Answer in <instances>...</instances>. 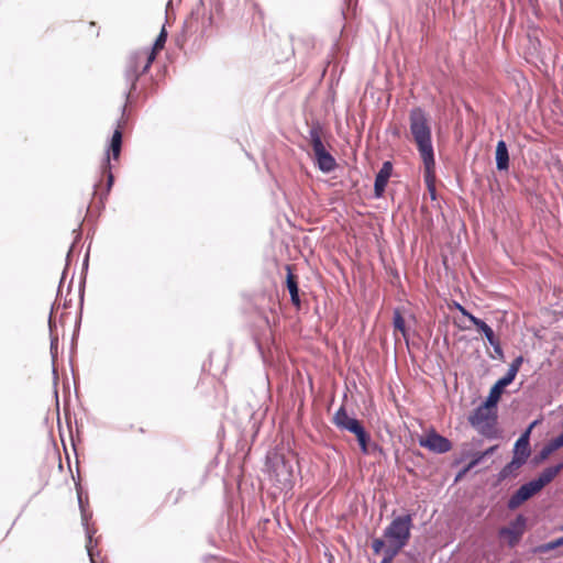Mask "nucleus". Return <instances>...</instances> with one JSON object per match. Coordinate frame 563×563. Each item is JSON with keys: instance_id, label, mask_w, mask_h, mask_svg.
<instances>
[{"instance_id": "obj_1", "label": "nucleus", "mask_w": 563, "mask_h": 563, "mask_svg": "<svg viewBox=\"0 0 563 563\" xmlns=\"http://www.w3.org/2000/svg\"><path fill=\"white\" fill-rule=\"evenodd\" d=\"M153 62L154 53H148V48L136 49L134 52H131L126 58V64L123 74L125 82V102L121 107V118L117 121V128L114 129L112 136L108 142V146L100 166L102 175H104L107 178L106 190L100 194L101 202H103V200L107 199L114 184V175L111 170V157L114 161H118L121 155L123 142L122 124L126 111V106L128 103L133 101L136 95L140 77L150 70Z\"/></svg>"}, {"instance_id": "obj_2", "label": "nucleus", "mask_w": 563, "mask_h": 563, "mask_svg": "<svg viewBox=\"0 0 563 563\" xmlns=\"http://www.w3.org/2000/svg\"><path fill=\"white\" fill-rule=\"evenodd\" d=\"M266 471L273 485L280 492H289L295 485L298 461L295 456H286L277 452L266 455Z\"/></svg>"}, {"instance_id": "obj_3", "label": "nucleus", "mask_w": 563, "mask_h": 563, "mask_svg": "<svg viewBox=\"0 0 563 563\" xmlns=\"http://www.w3.org/2000/svg\"><path fill=\"white\" fill-rule=\"evenodd\" d=\"M410 132L422 161L431 162L434 154L431 126L424 110L416 107L409 113Z\"/></svg>"}, {"instance_id": "obj_4", "label": "nucleus", "mask_w": 563, "mask_h": 563, "mask_svg": "<svg viewBox=\"0 0 563 563\" xmlns=\"http://www.w3.org/2000/svg\"><path fill=\"white\" fill-rule=\"evenodd\" d=\"M497 411L493 409H482L477 413V407L468 416V422L472 427L488 440H496L500 438V432L497 430Z\"/></svg>"}, {"instance_id": "obj_5", "label": "nucleus", "mask_w": 563, "mask_h": 563, "mask_svg": "<svg viewBox=\"0 0 563 563\" xmlns=\"http://www.w3.org/2000/svg\"><path fill=\"white\" fill-rule=\"evenodd\" d=\"M413 514L396 516L384 530V538L388 542H395L399 545H407L411 537Z\"/></svg>"}, {"instance_id": "obj_6", "label": "nucleus", "mask_w": 563, "mask_h": 563, "mask_svg": "<svg viewBox=\"0 0 563 563\" xmlns=\"http://www.w3.org/2000/svg\"><path fill=\"white\" fill-rule=\"evenodd\" d=\"M527 523V517L518 514L507 526L498 530V538L506 541L509 548H515L525 534Z\"/></svg>"}, {"instance_id": "obj_7", "label": "nucleus", "mask_w": 563, "mask_h": 563, "mask_svg": "<svg viewBox=\"0 0 563 563\" xmlns=\"http://www.w3.org/2000/svg\"><path fill=\"white\" fill-rule=\"evenodd\" d=\"M418 443L421 448L435 454H444L452 449V442L434 428H430L423 435H420Z\"/></svg>"}, {"instance_id": "obj_8", "label": "nucleus", "mask_w": 563, "mask_h": 563, "mask_svg": "<svg viewBox=\"0 0 563 563\" xmlns=\"http://www.w3.org/2000/svg\"><path fill=\"white\" fill-rule=\"evenodd\" d=\"M207 14V10L205 7L203 0H198L197 3L194 5V8L190 11L189 16L184 21V30L186 32H198L199 30V22L202 21V32L212 24L213 16L211 13H209V16L207 19V24L205 23V18Z\"/></svg>"}, {"instance_id": "obj_9", "label": "nucleus", "mask_w": 563, "mask_h": 563, "mask_svg": "<svg viewBox=\"0 0 563 563\" xmlns=\"http://www.w3.org/2000/svg\"><path fill=\"white\" fill-rule=\"evenodd\" d=\"M510 384H512V382L506 378L504 375L498 378L489 388L485 400L477 406V413H479L482 409L489 408L498 411V402L501 398V395L504 394L506 387H508Z\"/></svg>"}, {"instance_id": "obj_10", "label": "nucleus", "mask_w": 563, "mask_h": 563, "mask_svg": "<svg viewBox=\"0 0 563 563\" xmlns=\"http://www.w3.org/2000/svg\"><path fill=\"white\" fill-rule=\"evenodd\" d=\"M540 490L534 483L530 479L520 485L507 501V508L510 511L518 509L522 504L537 495Z\"/></svg>"}, {"instance_id": "obj_11", "label": "nucleus", "mask_w": 563, "mask_h": 563, "mask_svg": "<svg viewBox=\"0 0 563 563\" xmlns=\"http://www.w3.org/2000/svg\"><path fill=\"white\" fill-rule=\"evenodd\" d=\"M332 422L334 426L342 430L347 431L352 434L356 432L363 422L354 416H350L346 408L342 405L333 415Z\"/></svg>"}, {"instance_id": "obj_12", "label": "nucleus", "mask_w": 563, "mask_h": 563, "mask_svg": "<svg viewBox=\"0 0 563 563\" xmlns=\"http://www.w3.org/2000/svg\"><path fill=\"white\" fill-rule=\"evenodd\" d=\"M332 422L334 426L342 430L347 431L352 434L356 432L363 422L354 416H350L346 408L342 405L333 415Z\"/></svg>"}, {"instance_id": "obj_13", "label": "nucleus", "mask_w": 563, "mask_h": 563, "mask_svg": "<svg viewBox=\"0 0 563 563\" xmlns=\"http://www.w3.org/2000/svg\"><path fill=\"white\" fill-rule=\"evenodd\" d=\"M354 435L360 446V451L364 455L375 456L385 454L384 449L379 444L372 441L371 433L366 430L364 424L356 432H354Z\"/></svg>"}, {"instance_id": "obj_14", "label": "nucleus", "mask_w": 563, "mask_h": 563, "mask_svg": "<svg viewBox=\"0 0 563 563\" xmlns=\"http://www.w3.org/2000/svg\"><path fill=\"white\" fill-rule=\"evenodd\" d=\"M394 165L390 161H385L382 164V167L375 175L374 180V190H373V197L375 199H380L385 195L386 187L388 185V180L393 174Z\"/></svg>"}, {"instance_id": "obj_15", "label": "nucleus", "mask_w": 563, "mask_h": 563, "mask_svg": "<svg viewBox=\"0 0 563 563\" xmlns=\"http://www.w3.org/2000/svg\"><path fill=\"white\" fill-rule=\"evenodd\" d=\"M561 471H563V461L545 467L537 477L532 478L531 481L541 492L543 487L550 484L561 473Z\"/></svg>"}, {"instance_id": "obj_16", "label": "nucleus", "mask_w": 563, "mask_h": 563, "mask_svg": "<svg viewBox=\"0 0 563 563\" xmlns=\"http://www.w3.org/2000/svg\"><path fill=\"white\" fill-rule=\"evenodd\" d=\"M313 156L314 165L324 174L333 172L338 166L334 156L327 148L313 153Z\"/></svg>"}, {"instance_id": "obj_17", "label": "nucleus", "mask_w": 563, "mask_h": 563, "mask_svg": "<svg viewBox=\"0 0 563 563\" xmlns=\"http://www.w3.org/2000/svg\"><path fill=\"white\" fill-rule=\"evenodd\" d=\"M286 287L289 291V296H290V302L299 308L300 305H301V300H300V296H299V285H298V282H297V277L296 275L294 274L292 269H291V266L290 265H286Z\"/></svg>"}, {"instance_id": "obj_18", "label": "nucleus", "mask_w": 563, "mask_h": 563, "mask_svg": "<svg viewBox=\"0 0 563 563\" xmlns=\"http://www.w3.org/2000/svg\"><path fill=\"white\" fill-rule=\"evenodd\" d=\"M509 151L505 140L500 139L495 148L496 169L507 172L509 169Z\"/></svg>"}, {"instance_id": "obj_19", "label": "nucleus", "mask_w": 563, "mask_h": 563, "mask_svg": "<svg viewBox=\"0 0 563 563\" xmlns=\"http://www.w3.org/2000/svg\"><path fill=\"white\" fill-rule=\"evenodd\" d=\"M525 464L526 463H523V461L512 456L511 460L496 474V485L503 483L508 477H515L517 475V471Z\"/></svg>"}, {"instance_id": "obj_20", "label": "nucleus", "mask_w": 563, "mask_h": 563, "mask_svg": "<svg viewBox=\"0 0 563 563\" xmlns=\"http://www.w3.org/2000/svg\"><path fill=\"white\" fill-rule=\"evenodd\" d=\"M322 125L319 121H316L312 123L310 130H309V142L312 147L313 153L321 151L325 148L322 137Z\"/></svg>"}, {"instance_id": "obj_21", "label": "nucleus", "mask_w": 563, "mask_h": 563, "mask_svg": "<svg viewBox=\"0 0 563 563\" xmlns=\"http://www.w3.org/2000/svg\"><path fill=\"white\" fill-rule=\"evenodd\" d=\"M75 487L77 490L78 506L81 515V525L87 526L89 519L91 518V514H88L86 509V507L88 506V496L86 495L84 497V492L79 479L75 481Z\"/></svg>"}, {"instance_id": "obj_22", "label": "nucleus", "mask_w": 563, "mask_h": 563, "mask_svg": "<svg viewBox=\"0 0 563 563\" xmlns=\"http://www.w3.org/2000/svg\"><path fill=\"white\" fill-rule=\"evenodd\" d=\"M86 532V550L87 554L89 556L90 563H98L96 560V556L99 555V551L96 550L97 548V541H93V534L96 533L95 529H91L89 527V523L87 526H82Z\"/></svg>"}, {"instance_id": "obj_23", "label": "nucleus", "mask_w": 563, "mask_h": 563, "mask_svg": "<svg viewBox=\"0 0 563 563\" xmlns=\"http://www.w3.org/2000/svg\"><path fill=\"white\" fill-rule=\"evenodd\" d=\"M531 454V445L530 442H521L517 439L514 449H512V456L518 457L520 461H523V463H527L529 456Z\"/></svg>"}, {"instance_id": "obj_24", "label": "nucleus", "mask_w": 563, "mask_h": 563, "mask_svg": "<svg viewBox=\"0 0 563 563\" xmlns=\"http://www.w3.org/2000/svg\"><path fill=\"white\" fill-rule=\"evenodd\" d=\"M406 545H399L395 542H389L386 549L383 553V559L380 563H391L393 560L398 555V553L405 548Z\"/></svg>"}, {"instance_id": "obj_25", "label": "nucleus", "mask_w": 563, "mask_h": 563, "mask_svg": "<svg viewBox=\"0 0 563 563\" xmlns=\"http://www.w3.org/2000/svg\"><path fill=\"white\" fill-rule=\"evenodd\" d=\"M561 547H563V536L555 538L549 542L537 545L533 549V553H548Z\"/></svg>"}, {"instance_id": "obj_26", "label": "nucleus", "mask_w": 563, "mask_h": 563, "mask_svg": "<svg viewBox=\"0 0 563 563\" xmlns=\"http://www.w3.org/2000/svg\"><path fill=\"white\" fill-rule=\"evenodd\" d=\"M393 327L394 330L399 331L404 338L407 336L408 330L406 327V321L398 308H396L393 313Z\"/></svg>"}, {"instance_id": "obj_27", "label": "nucleus", "mask_w": 563, "mask_h": 563, "mask_svg": "<svg viewBox=\"0 0 563 563\" xmlns=\"http://www.w3.org/2000/svg\"><path fill=\"white\" fill-rule=\"evenodd\" d=\"M423 163V166H424V175H423V178H424V183H426V186L429 187V186H433L434 185V168H435V158H434V154L432 155V161L430 162H426V161H422Z\"/></svg>"}, {"instance_id": "obj_28", "label": "nucleus", "mask_w": 563, "mask_h": 563, "mask_svg": "<svg viewBox=\"0 0 563 563\" xmlns=\"http://www.w3.org/2000/svg\"><path fill=\"white\" fill-rule=\"evenodd\" d=\"M167 31L165 26L163 25L156 40L153 43V46L151 49H148V53H154V59L156 58V55L159 51H162L165 46V43L167 41Z\"/></svg>"}, {"instance_id": "obj_29", "label": "nucleus", "mask_w": 563, "mask_h": 563, "mask_svg": "<svg viewBox=\"0 0 563 563\" xmlns=\"http://www.w3.org/2000/svg\"><path fill=\"white\" fill-rule=\"evenodd\" d=\"M522 363H523L522 355H518L517 357H515L512 360V362L510 363L507 372L504 374V376L514 383Z\"/></svg>"}, {"instance_id": "obj_30", "label": "nucleus", "mask_w": 563, "mask_h": 563, "mask_svg": "<svg viewBox=\"0 0 563 563\" xmlns=\"http://www.w3.org/2000/svg\"><path fill=\"white\" fill-rule=\"evenodd\" d=\"M553 453H554V451H553V449H551L550 444L545 443L541 448V450L533 455L531 463L533 465H539V464L543 463L544 461H547L549 459V456Z\"/></svg>"}, {"instance_id": "obj_31", "label": "nucleus", "mask_w": 563, "mask_h": 563, "mask_svg": "<svg viewBox=\"0 0 563 563\" xmlns=\"http://www.w3.org/2000/svg\"><path fill=\"white\" fill-rule=\"evenodd\" d=\"M467 456H471V460L466 463L472 470L479 465L484 457L482 456L481 452H474L472 454H466L464 456H461L460 459L455 460L454 464L457 465L462 463Z\"/></svg>"}, {"instance_id": "obj_32", "label": "nucleus", "mask_w": 563, "mask_h": 563, "mask_svg": "<svg viewBox=\"0 0 563 563\" xmlns=\"http://www.w3.org/2000/svg\"><path fill=\"white\" fill-rule=\"evenodd\" d=\"M48 327H49L51 333L53 332V329L56 327L55 322L53 321V312L52 311L48 317ZM57 343H58V339L51 334V354H52L53 360L55 358V353L57 351Z\"/></svg>"}, {"instance_id": "obj_33", "label": "nucleus", "mask_w": 563, "mask_h": 563, "mask_svg": "<svg viewBox=\"0 0 563 563\" xmlns=\"http://www.w3.org/2000/svg\"><path fill=\"white\" fill-rule=\"evenodd\" d=\"M470 321L476 328V330L478 332H481L482 334L484 332H486V330H488L489 324H487L483 319H481L474 314L471 317Z\"/></svg>"}, {"instance_id": "obj_34", "label": "nucleus", "mask_w": 563, "mask_h": 563, "mask_svg": "<svg viewBox=\"0 0 563 563\" xmlns=\"http://www.w3.org/2000/svg\"><path fill=\"white\" fill-rule=\"evenodd\" d=\"M386 549L385 540L382 538H375L372 541V550L374 554H379L380 552L384 553V550Z\"/></svg>"}, {"instance_id": "obj_35", "label": "nucleus", "mask_w": 563, "mask_h": 563, "mask_svg": "<svg viewBox=\"0 0 563 563\" xmlns=\"http://www.w3.org/2000/svg\"><path fill=\"white\" fill-rule=\"evenodd\" d=\"M548 443L550 444L551 449H553L554 452L560 450L561 448H563V433H559L556 437L552 438Z\"/></svg>"}, {"instance_id": "obj_36", "label": "nucleus", "mask_w": 563, "mask_h": 563, "mask_svg": "<svg viewBox=\"0 0 563 563\" xmlns=\"http://www.w3.org/2000/svg\"><path fill=\"white\" fill-rule=\"evenodd\" d=\"M71 252H73V246H70V249H69V251H68V253H67V256H66V266H65L64 272L62 273V278H60V282H59V285H58V292H60L62 284H63V282H64V279L66 278L67 268H68V266H69Z\"/></svg>"}, {"instance_id": "obj_37", "label": "nucleus", "mask_w": 563, "mask_h": 563, "mask_svg": "<svg viewBox=\"0 0 563 563\" xmlns=\"http://www.w3.org/2000/svg\"><path fill=\"white\" fill-rule=\"evenodd\" d=\"M156 85L157 84L155 81H153L148 89L142 88V90L140 91V93L136 97L142 96L143 100H146L148 98V96L155 91Z\"/></svg>"}, {"instance_id": "obj_38", "label": "nucleus", "mask_w": 563, "mask_h": 563, "mask_svg": "<svg viewBox=\"0 0 563 563\" xmlns=\"http://www.w3.org/2000/svg\"><path fill=\"white\" fill-rule=\"evenodd\" d=\"M472 468L465 464L456 474L454 478V483H457L463 479V477L471 471Z\"/></svg>"}, {"instance_id": "obj_39", "label": "nucleus", "mask_w": 563, "mask_h": 563, "mask_svg": "<svg viewBox=\"0 0 563 563\" xmlns=\"http://www.w3.org/2000/svg\"><path fill=\"white\" fill-rule=\"evenodd\" d=\"M483 335L485 336V339L487 340V342L489 344H493L494 342H496L498 340L490 325L488 327V330H486V332L483 333Z\"/></svg>"}, {"instance_id": "obj_40", "label": "nucleus", "mask_w": 563, "mask_h": 563, "mask_svg": "<svg viewBox=\"0 0 563 563\" xmlns=\"http://www.w3.org/2000/svg\"><path fill=\"white\" fill-rule=\"evenodd\" d=\"M489 345L493 347V350L496 353L498 358H500V360L504 358V351H503L499 340H497L496 342H494L493 344H489Z\"/></svg>"}, {"instance_id": "obj_41", "label": "nucleus", "mask_w": 563, "mask_h": 563, "mask_svg": "<svg viewBox=\"0 0 563 563\" xmlns=\"http://www.w3.org/2000/svg\"><path fill=\"white\" fill-rule=\"evenodd\" d=\"M455 308L461 312L462 316L466 317L468 320L473 316L472 312H470L463 305L459 302H454Z\"/></svg>"}, {"instance_id": "obj_42", "label": "nucleus", "mask_w": 563, "mask_h": 563, "mask_svg": "<svg viewBox=\"0 0 563 563\" xmlns=\"http://www.w3.org/2000/svg\"><path fill=\"white\" fill-rule=\"evenodd\" d=\"M498 449V444H495V445H492L489 448H487L486 450L484 451H481V454L482 456L484 457V460L490 455H493Z\"/></svg>"}, {"instance_id": "obj_43", "label": "nucleus", "mask_w": 563, "mask_h": 563, "mask_svg": "<svg viewBox=\"0 0 563 563\" xmlns=\"http://www.w3.org/2000/svg\"><path fill=\"white\" fill-rule=\"evenodd\" d=\"M531 430L527 427L522 432L521 434L519 435V440H520V443L521 442H530V435H531Z\"/></svg>"}, {"instance_id": "obj_44", "label": "nucleus", "mask_w": 563, "mask_h": 563, "mask_svg": "<svg viewBox=\"0 0 563 563\" xmlns=\"http://www.w3.org/2000/svg\"><path fill=\"white\" fill-rule=\"evenodd\" d=\"M185 494H186V490H184L183 488H179L176 492V495H175V497L173 499V504L174 505L178 504Z\"/></svg>"}, {"instance_id": "obj_45", "label": "nucleus", "mask_w": 563, "mask_h": 563, "mask_svg": "<svg viewBox=\"0 0 563 563\" xmlns=\"http://www.w3.org/2000/svg\"><path fill=\"white\" fill-rule=\"evenodd\" d=\"M84 295H85V277L82 278V280L80 282V285H79V297H80L81 306L84 303Z\"/></svg>"}, {"instance_id": "obj_46", "label": "nucleus", "mask_w": 563, "mask_h": 563, "mask_svg": "<svg viewBox=\"0 0 563 563\" xmlns=\"http://www.w3.org/2000/svg\"><path fill=\"white\" fill-rule=\"evenodd\" d=\"M428 188V191H429V195H430V198L432 200H435L437 199V190H435V186H429L427 187Z\"/></svg>"}, {"instance_id": "obj_47", "label": "nucleus", "mask_w": 563, "mask_h": 563, "mask_svg": "<svg viewBox=\"0 0 563 563\" xmlns=\"http://www.w3.org/2000/svg\"><path fill=\"white\" fill-rule=\"evenodd\" d=\"M89 265V252L86 253L84 261H82V269L87 271Z\"/></svg>"}, {"instance_id": "obj_48", "label": "nucleus", "mask_w": 563, "mask_h": 563, "mask_svg": "<svg viewBox=\"0 0 563 563\" xmlns=\"http://www.w3.org/2000/svg\"><path fill=\"white\" fill-rule=\"evenodd\" d=\"M80 321H81V314L79 316L78 321L76 322L75 333H76L77 331H79V328H80Z\"/></svg>"}, {"instance_id": "obj_49", "label": "nucleus", "mask_w": 563, "mask_h": 563, "mask_svg": "<svg viewBox=\"0 0 563 563\" xmlns=\"http://www.w3.org/2000/svg\"><path fill=\"white\" fill-rule=\"evenodd\" d=\"M538 420H533L532 422L529 423L528 428L532 431L533 428L538 424Z\"/></svg>"}, {"instance_id": "obj_50", "label": "nucleus", "mask_w": 563, "mask_h": 563, "mask_svg": "<svg viewBox=\"0 0 563 563\" xmlns=\"http://www.w3.org/2000/svg\"><path fill=\"white\" fill-rule=\"evenodd\" d=\"M407 555L410 556V558L413 556V554L411 552H407Z\"/></svg>"}, {"instance_id": "obj_51", "label": "nucleus", "mask_w": 563, "mask_h": 563, "mask_svg": "<svg viewBox=\"0 0 563 563\" xmlns=\"http://www.w3.org/2000/svg\"><path fill=\"white\" fill-rule=\"evenodd\" d=\"M76 239H79V235H76ZM75 241H77V240H75ZM75 243H76V242H74L73 244H75ZM71 246L74 247V245H71Z\"/></svg>"}]
</instances>
